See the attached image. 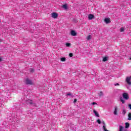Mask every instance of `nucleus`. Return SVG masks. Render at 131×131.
<instances>
[{"label":"nucleus","instance_id":"1","mask_svg":"<svg viewBox=\"0 0 131 131\" xmlns=\"http://www.w3.org/2000/svg\"><path fill=\"white\" fill-rule=\"evenodd\" d=\"M52 18L54 19H57L59 17V14L56 12H53L51 14Z\"/></svg>","mask_w":131,"mask_h":131},{"label":"nucleus","instance_id":"2","mask_svg":"<svg viewBox=\"0 0 131 131\" xmlns=\"http://www.w3.org/2000/svg\"><path fill=\"white\" fill-rule=\"evenodd\" d=\"M122 97L125 100H128V99H129V97H128V94L126 93H123Z\"/></svg>","mask_w":131,"mask_h":131},{"label":"nucleus","instance_id":"3","mask_svg":"<svg viewBox=\"0 0 131 131\" xmlns=\"http://www.w3.org/2000/svg\"><path fill=\"white\" fill-rule=\"evenodd\" d=\"M25 83L26 84L31 85V84H32V81L31 80L29 79V78H27L25 80Z\"/></svg>","mask_w":131,"mask_h":131},{"label":"nucleus","instance_id":"4","mask_svg":"<svg viewBox=\"0 0 131 131\" xmlns=\"http://www.w3.org/2000/svg\"><path fill=\"white\" fill-rule=\"evenodd\" d=\"M89 20H93V19H95V15L92 14H90L88 15Z\"/></svg>","mask_w":131,"mask_h":131},{"label":"nucleus","instance_id":"5","mask_svg":"<svg viewBox=\"0 0 131 131\" xmlns=\"http://www.w3.org/2000/svg\"><path fill=\"white\" fill-rule=\"evenodd\" d=\"M71 35H72V36H76V35H77V33L75 32V31L72 30L71 31Z\"/></svg>","mask_w":131,"mask_h":131},{"label":"nucleus","instance_id":"6","mask_svg":"<svg viewBox=\"0 0 131 131\" xmlns=\"http://www.w3.org/2000/svg\"><path fill=\"white\" fill-rule=\"evenodd\" d=\"M104 22L106 23V24H109L110 22H111V20H110V18H106L104 19Z\"/></svg>","mask_w":131,"mask_h":131},{"label":"nucleus","instance_id":"7","mask_svg":"<svg viewBox=\"0 0 131 131\" xmlns=\"http://www.w3.org/2000/svg\"><path fill=\"white\" fill-rule=\"evenodd\" d=\"M118 110V108L117 107V106H115V110H114V114L115 115H118V113H117V111Z\"/></svg>","mask_w":131,"mask_h":131},{"label":"nucleus","instance_id":"8","mask_svg":"<svg viewBox=\"0 0 131 131\" xmlns=\"http://www.w3.org/2000/svg\"><path fill=\"white\" fill-rule=\"evenodd\" d=\"M27 104L29 105H32L33 104V102H32V100H28L26 101Z\"/></svg>","mask_w":131,"mask_h":131},{"label":"nucleus","instance_id":"9","mask_svg":"<svg viewBox=\"0 0 131 131\" xmlns=\"http://www.w3.org/2000/svg\"><path fill=\"white\" fill-rule=\"evenodd\" d=\"M94 113L95 114L96 116L97 117H100V115H99V113H98V112L96 111V110H93Z\"/></svg>","mask_w":131,"mask_h":131},{"label":"nucleus","instance_id":"10","mask_svg":"<svg viewBox=\"0 0 131 131\" xmlns=\"http://www.w3.org/2000/svg\"><path fill=\"white\" fill-rule=\"evenodd\" d=\"M128 127H129V123H125V128H128Z\"/></svg>","mask_w":131,"mask_h":131},{"label":"nucleus","instance_id":"11","mask_svg":"<svg viewBox=\"0 0 131 131\" xmlns=\"http://www.w3.org/2000/svg\"><path fill=\"white\" fill-rule=\"evenodd\" d=\"M123 128H124V126L121 125L119 126V131H123Z\"/></svg>","mask_w":131,"mask_h":131},{"label":"nucleus","instance_id":"12","mask_svg":"<svg viewBox=\"0 0 131 131\" xmlns=\"http://www.w3.org/2000/svg\"><path fill=\"white\" fill-rule=\"evenodd\" d=\"M92 39V35H89L86 37V40H91Z\"/></svg>","mask_w":131,"mask_h":131},{"label":"nucleus","instance_id":"13","mask_svg":"<svg viewBox=\"0 0 131 131\" xmlns=\"http://www.w3.org/2000/svg\"><path fill=\"white\" fill-rule=\"evenodd\" d=\"M106 61H108V57H103V62H106Z\"/></svg>","mask_w":131,"mask_h":131},{"label":"nucleus","instance_id":"14","mask_svg":"<svg viewBox=\"0 0 131 131\" xmlns=\"http://www.w3.org/2000/svg\"><path fill=\"white\" fill-rule=\"evenodd\" d=\"M128 120H131V113L128 114Z\"/></svg>","mask_w":131,"mask_h":131},{"label":"nucleus","instance_id":"15","mask_svg":"<svg viewBox=\"0 0 131 131\" xmlns=\"http://www.w3.org/2000/svg\"><path fill=\"white\" fill-rule=\"evenodd\" d=\"M60 60H61V62H65V61H66V58L62 57L60 58Z\"/></svg>","mask_w":131,"mask_h":131},{"label":"nucleus","instance_id":"16","mask_svg":"<svg viewBox=\"0 0 131 131\" xmlns=\"http://www.w3.org/2000/svg\"><path fill=\"white\" fill-rule=\"evenodd\" d=\"M62 8H63V9H65V10H67V4H64L62 6Z\"/></svg>","mask_w":131,"mask_h":131},{"label":"nucleus","instance_id":"17","mask_svg":"<svg viewBox=\"0 0 131 131\" xmlns=\"http://www.w3.org/2000/svg\"><path fill=\"white\" fill-rule=\"evenodd\" d=\"M120 32H123L124 31V28L122 27L120 29Z\"/></svg>","mask_w":131,"mask_h":131},{"label":"nucleus","instance_id":"18","mask_svg":"<svg viewBox=\"0 0 131 131\" xmlns=\"http://www.w3.org/2000/svg\"><path fill=\"white\" fill-rule=\"evenodd\" d=\"M126 113V111H125V110L123 109L122 111V114H123V115H125Z\"/></svg>","mask_w":131,"mask_h":131},{"label":"nucleus","instance_id":"19","mask_svg":"<svg viewBox=\"0 0 131 131\" xmlns=\"http://www.w3.org/2000/svg\"><path fill=\"white\" fill-rule=\"evenodd\" d=\"M120 100L121 102H122V104H124L125 101H124V100L122 99V98H120Z\"/></svg>","mask_w":131,"mask_h":131},{"label":"nucleus","instance_id":"20","mask_svg":"<svg viewBox=\"0 0 131 131\" xmlns=\"http://www.w3.org/2000/svg\"><path fill=\"white\" fill-rule=\"evenodd\" d=\"M102 127L104 131H109V130H107V129H106V126L103 125Z\"/></svg>","mask_w":131,"mask_h":131},{"label":"nucleus","instance_id":"21","mask_svg":"<svg viewBox=\"0 0 131 131\" xmlns=\"http://www.w3.org/2000/svg\"><path fill=\"white\" fill-rule=\"evenodd\" d=\"M97 122H98V123L99 124H101V120H100V119H98V120H97Z\"/></svg>","mask_w":131,"mask_h":131},{"label":"nucleus","instance_id":"22","mask_svg":"<svg viewBox=\"0 0 131 131\" xmlns=\"http://www.w3.org/2000/svg\"><path fill=\"white\" fill-rule=\"evenodd\" d=\"M104 94L103 93V92L101 91L100 93L99 94V96L100 97H102V96H103Z\"/></svg>","mask_w":131,"mask_h":131},{"label":"nucleus","instance_id":"23","mask_svg":"<svg viewBox=\"0 0 131 131\" xmlns=\"http://www.w3.org/2000/svg\"><path fill=\"white\" fill-rule=\"evenodd\" d=\"M30 72H31V73H33V72H34V69H31L30 70Z\"/></svg>","mask_w":131,"mask_h":131},{"label":"nucleus","instance_id":"24","mask_svg":"<svg viewBox=\"0 0 131 131\" xmlns=\"http://www.w3.org/2000/svg\"><path fill=\"white\" fill-rule=\"evenodd\" d=\"M66 45L67 46V47H70L71 44L70 43H67Z\"/></svg>","mask_w":131,"mask_h":131},{"label":"nucleus","instance_id":"25","mask_svg":"<svg viewBox=\"0 0 131 131\" xmlns=\"http://www.w3.org/2000/svg\"><path fill=\"white\" fill-rule=\"evenodd\" d=\"M69 57H70L71 58L73 57V53H70L69 54Z\"/></svg>","mask_w":131,"mask_h":131},{"label":"nucleus","instance_id":"26","mask_svg":"<svg viewBox=\"0 0 131 131\" xmlns=\"http://www.w3.org/2000/svg\"><path fill=\"white\" fill-rule=\"evenodd\" d=\"M128 107H129V109L131 110V104H129Z\"/></svg>","mask_w":131,"mask_h":131},{"label":"nucleus","instance_id":"27","mask_svg":"<svg viewBox=\"0 0 131 131\" xmlns=\"http://www.w3.org/2000/svg\"><path fill=\"white\" fill-rule=\"evenodd\" d=\"M76 102H77V99H75L74 100V103H76Z\"/></svg>","mask_w":131,"mask_h":131},{"label":"nucleus","instance_id":"28","mask_svg":"<svg viewBox=\"0 0 131 131\" xmlns=\"http://www.w3.org/2000/svg\"><path fill=\"white\" fill-rule=\"evenodd\" d=\"M102 123L104 125H105V124H106V123H105V121H103L102 122Z\"/></svg>","mask_w":131,"mask_h":131},{"label":"nucleus","instance_id":"29","mask_svg":"<svg viewBox=\"0 0 131 131\" xmlns=\"http://www.w3.org/2000/svg\"><path fill=\"white\" fill-rule=\"evenodd\" d=\"M92 105H97V103L96 102H93Z\"/></svg>","mask_w":131,"mask_h":131},{"label":"nucleus","instance_id":"30","mask_svg":"<svg viewBox=\"0 0 131 131\" xmlns=\"http://www.w3.org/2000/svg\"><path fill=\"white\" fill-rule=\"evenodd\" d=\"M67 96H71V93H68Z\"/></svg>","mask_w":131,"mask_h":131},{"label":"nucleus","instance_id":"31","mask_svg":"<svg viewBox=\"0 0 131 131\" xmlns=\"http://www.w3.org/2000/svg\"><path fill=\"white\" fill-rule=\"evenodd\" d=\"M115 85H119V83H117L115 84Z\"/></svg>","mask_w":131,"mask_h":131},{"label":"nucleus","instance_id":"32","mask_svg":"<svg viewBox=\"0 0 131 131\" xmlns=\"http://www.w3.org/2000/svg\"><path fill=\"white\" fill-rule=\"evenodd\" d=\"M0 62H2V58L0 57Z\"/></svg>","mask_w":131,"mask_h":131},{"label":"nucleus","instance_id":"33","mask_svg":"<svg viewBox=\"0 0 131 131\" xmlns=\"http://www.w3.org/2000/svg\"><path fill=\"white\" fill-rule=\"evenodd\" d=\"M124 131H127L126 130H124Z\"/></svg>","mask_w":131,"mask_h":131}]
</instances>
